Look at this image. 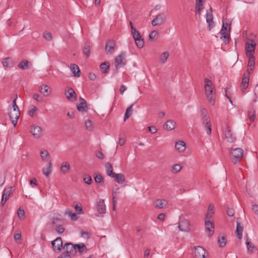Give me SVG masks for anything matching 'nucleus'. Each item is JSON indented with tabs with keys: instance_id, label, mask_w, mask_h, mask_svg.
I'll list each match as a JSON object with an SVG mask.
<instances>
[{
	"instance_id": "36",
	"label": "nucleus",
	"mask_w": 258,
	"mask_h": 258,
	"mask_svg": "<svg viewBox=\"0 0 258 258\" xmlns=\"http://www.w3.org/2000/svg\"><path fill=\"white\" fill-rule=\"evenodd\" d=\"M110 67L109 63L108 62H104L100 66V70L102 73L106 74L108 72Z\"/></svg>"
},
{
	"instance_id": "23",
	"label": "nucleus",
	"mask_w": 258,
	"mask_h": 258,
	"mask_svg": "<svg viewBox=\"0 0 258 258\" xmlns=\"http://www.w3.org/2000/svg\"><path fill=\"white\" fill-rule=\"evenodd\" d=\"M96 208L97 212L99 214H101L105 213L106 206L103 200L100 199L99 201L97 202Z\"/></svg>"
},
{
	"instance_id": "39",
	"label": "nucleus",
	"mask_w": 258,
	"mask_h": 258,
	"mask_svg": "<svg viewBox=\"0 0 258 258\" xmlns=\"http://www.w3.org/2000/svg\"><path fill=\"white\" fill-rule=\"evenodd\" d=\"M75 246L76 249L77 250V249L79 252L80 253V254L86 252L87 251V249L86 248V245L83 243L75 244Z\"/></svg>"
},
{
	"instance_id": "24",
	"label": "nucleus",
	"mask_w": 258,
	"mask_h": 258,
	"mask_svg": "<svg viewBox=\"0 0 258 258\" xmlns=\"http://www.w3.org/2000/svg\"><path fill=\"white\" fill-rule=\"evenodd\" d=\"M154 204L156 208L162 209L167 206L168 202L165 199H157L155 201Z\"/></svg>"
},
{
	"instance_id": "19",
	"label": "nucleus",
	"mask_w": 258,
	"mask_h": 258,
	"mask_svg": "<svg viewBox=\"0 0 258 258\" xmlns=\"http://www.w3.org/2000/svg\"><path fill=\"white\" fill-rule=\"evenodd\" d=\"M249 72H248L247 71L246 73L244 74L243 78L242 79V82L240 84V88L243 92H244V90H245L248 86L249 80Z\"/></svg>"
},
{
	"instance_id": "52",
	"label": "nucleus",
	"mask_w": 258,
	"mask_h": 258,
	"mask_svg": "<svg viewBox=\"0 0 258 258\" xmlns=\"http://www.w3.org/2000/svg\"><path fill=\"white\" fill-rule=\"evenodd\" d=\"M56 231L59 233L61 234L64 231V228L62 225H57L55 227Z\"/></svg>"
},
{
	"instance_id": "11",
	"label": "nucleus",
	"mask_w": 258,
	"mask_h": 258,
	"mask_svg": "<svg viewBox=\"0 0 258 258\" xmlns=\"http://www.w3.org/2000/svg\"><path fill=\"white\" fill-rule=\"evenodd\" d=\"M30 133L36 139L40 138L42 136V130L38 125H32L30 130Z\"/></svg>"
},
{
	"instance_id": "9",
	"label": "nucleus",
	"mask_w": 258,
	"mask_h": 258,
	"mask_svg": "<svg viewBox=\"0 0 258 258\" xmlns=\"http://www.w3.org/2000/svg\"><path fill=\"white\" fill-rule=\"evenodd\" d=\"M166 20V16L165 14L164 13H160L152 20L151 24L154 26L160 25L165 22Z\"/></svg>"
},
{
	"instance_id": "41",
	"label": "nucleus",
	"mask_w": 258,
	"mask_h": 258,
	"mask_svg": "<svg viewBox=\"0 0 258 258\" xmlns=\"http://www.w3.org/2000/svg\"><path fill=\"white\" fill-rule=\"evenodd\" d=\"M248 117L251 122L254 120L255 117V110L252 107L248 112Z\"/></svg>"
},
{
	"instance_id": "10",
	"label": "nucleus",
	"mask_w": 258,
	"mask_h": 258,
	"mask_svg": "<svg viewBox=\"0 0 258 258\" xmlns=\"http://www.w3.org/2000/svg\"><path fill=\"white\" fill-rule=\"evenodd\" d=\"M64 94L69 101H76L77 100V95L73 88H66L64 90Z\"/></svg>"
},
{
	"instance_id": "21",
	"label": "nucleus",
	"mask_w": 258,
	"mask_h": 258,
	"mask_svg": "<svg viewBox=\"0 0 258 258\" xmlns=\"http://www.w3.org/2000/svg\"><path fill=\"white\" fill-rule=\"evenodd\" d=\"M225 135L228 142L233 143L235 141L236 137L229 126L225 128Z\"/></svg>"
},
{
	"instance_id": "43",
	"label": "nucleus",
	"mask_w": 258,
	"mask_h": 258,
	"mask_svg": "<svg viewBox=\"0 0 258 258\" xmlns=\"http://www.w3.org/2000/svg\"><path fill=\"white\" fill-rule=\"evenodd\" d=\"M40 156L43 160L50 161L49 154L46 150L41 151Z\"/></svg>"
},
{
	"instance_id": "29",
	"label": "nucleus",
	"mask_w": 258,
	"mask_h": 258,
	"mask_svg": "<svg viewBox=\"0 0 258 258\" xmlns=\"http://www.w3.org/2000/svg\"><path fill=\"white\" fill-rule=\"evenodd\" d=\"M118 183H122L125 181L124 176L121 173H113V174L111 176Z\"/></svg>"
},
{
	"instance_id": "58",
	"label": "nucleus",
	"mask_w": 258,
	"mask_h": 258,
	"mask_svg": "<svg viewBox=\"0 0 258 258\" xmlns=\"http://www.w3.org/2000/svg\"><path fill=\"white\" fill-rule=\"evenodd\" d=\"M227 214L230 217L233 216L234 214V209L232 208H228L227 209Z\"/></svg>"
},
{
	"instance_id": "30",
	"label": "nucleus",
	"mask_w": 258,
	"mask_h": 258,
	"mask_svg": "<svg viewBox=\"0 0 258 258\" xmlns=\"http://www.w3.org/2000/svg\"><path fill=\"white\" fill-rule=\"evenodd\" d=\"M176 122L172 120H167L164 124V128L168 131H171L175 128Z\"/></svg>"
},
{
	"instance_id": "49",
	"label": "nucleus",
	"mask_w": 258,
	"mask_h": 258,
	"mask_svg": "<svg viewBox=\"0 0 258 258\" xmlns=\"http://www.w3.org/2000/svg\"><path fill=\"white\" fill-rule=\"evenodd\" d=\"M249 57L248 62V67H254L255 64V59L253 55L252 56H247Z\"/></svg>"
},
{
	"instance_id": "20",
	"label": "nucleus",
	"mask_w": 258,
	"mask_h": 258,
	"mask_svg": "<svg viewBox=\"0 0 258 258\" xmlns=\"http://www.w3.org/2000/svg\"><path fill=\"white\" fill-rule=\"evenodd\" d=\"M213 16L212 14V8H210L209 11H207L206 14V21L208 23V29L210 31L214 26L213 22Z\"/></svg>"
},
{
	"instance_id": "32",
	"label": "nucleus",
	"mask_w": 258,
	"mask_h": 258,
	"mask_svg": "<svg viewBox=\"0 0 258 258\" xmlns=\"http://www.w3.org/2000/svg\"><path fill=\"white\" fill-rule=\"evenodd\" d=\"M52 172V164L51 163V161H49V163L47 164V167H44L42 169V173L44 174L46 177H48Z\"/></svg>"
},
{
	"instance_id": "16",
	"label": "nucleus",
	"mask_w": 258,
	"mask_h": 258,
	"mask_svg": "<svg viewBox=\"0 0 258 258\" xmlns=\"http://www.w3.org/2000/svg\"><path fill=\"white\" fill-rule=\"evenodd\" d=\"M206 232L208 236H211L214 231V225L213 222L207 220H205Z\"/></svg>"
},
{
	"instance_id": "60",
	"label": "nucleus",
	"mask_w": 258,
	"mask_h": 258,
	"mask_svg": "<svg viewBox=\"0 0 258 258\" xmlns=\"http://www.w3.org/2000/svg\"><path fill=\"white\" fill-rule=\"evenodd\" d=\"M81 234L82 237L84 238L88 239L90 237V234L88 232L81 231Z\"/></svg>"
},
{
	"instance_id": "14",
	"label": "nucleus",
	"mask_w": 258,
	"mask_h": 258,
	"mask_svg": "<svg viewBox=\"0 0 258 258\" xmlns=\"http://www.w3.org/2000/svg\"><path fill=\"white\" fill-rule=\"evenodd\" d=\"M63 248L66 249V254L70 255H75L77 250L76 249L75 244H73L72 243H66L63 246Z\"/></svg>"
},
{
	"instance_id": "5",
	"label": "nucleus",
	"mask_w": 258,
	"mask_h": 258,
	"mask_svg": "<svg viewBox=\"0 0 258 258\" xmlns=\"http://www.w3.org/2000/svg\"><path fill=\"white\" fill-rule=\"evenodd\" d=\"M256 43L253 39H249L245 43V49L247 56H252L254 53Z\"/></svg>"
},
{
	"instance_id": "31",
	"label": "nucleus",
	"mask_w": 258,
	"mask_h": 258,
	"mask_svg": "<svg viewBox=\"0 0 258 258\" xmlns=\"http://www.w3.org/2000/svg\"><path fill=\"white\" fill-rule=\"evenodd\" d=\"M204 2V0H196V12L199 14V15H201V11L204 9L203 3Z\"/></svg>"
},
{
	"instance_id": "35",
	"label": "nucleus",
	"mask_w": 258,
	"mask_h": 258,
	"mask_svg": "<svg viewBox=\"0 0 258 258\" xmlns=\"http://www.w3.org/2000/svg\"><path fill=\"white\" fill-rule=\"evenodd\" d=\"M227 242V239L225 236H219L218 239V245L220 247H224L225 246Z\"/></svg>"
},
{
	"instance_id": "15",
	"label": "nucleus",
	"mask_w": 258,
	"mask_h": 258,
	"mask_svg": "<svg viewBox=\"0 0 258 258\" xmlns=\"http://www.w3.org/2000/svg\"><path fill=\"white\" fill-rule=\"evenodd\" d=\"M51 245L54 251H60L62 247V241L61 237H57L55 240L51 241Z\"/></svg>"
},
{
	"instance_id": "40",
	"label": "nucleus",
	"mask_w": 258,
	"mask_h": 258,
	"mask_svg": "<svg viewBox=\"0 0 258 258\" xmlns=\"http://www.w3.org/2000/svg\"><path fill=\"white\" fill-rule=\"evenodd\" d=\"M37 110L38 109L35 106H34V105H31L29 107L28 114L29 116L33 117L34 116V115L36 114Z\"/></svg>"
},
{
	"instance_id": "33",
	"label": "nucleus",
	"mask_w": 258,
	"mask_h": 258,
	"mask_svg": "<svg viewBox=\"0 0 258 258\" xmlns=\"http://www.w3.org/2000/svg\"><path fill=\"white\" fill-rule=\"evenodd\" d=\"M175 149L179 152H183L185 150V144L183 141H179L175 144Z\"/></svg>"
},
{
	"instance_id": "54",
	"label": "nucleus",
	"mask_w": 258,
	"mask_h": 258,
	"mask_svg": "<svg viewBox=\"0 0 258 258\" xmlns=\"http://www.w3.org/2000/svg\"><path fill=\"white\" fill-rule=\"evenodd\" d=\"M85 125L86 128L89 131H91L93 129V126L92 124V122L90 120L87 119L85 121Z\"/></svg>"
},
{
	"instance_id": "48",
	"label": "nucleus",
	"mask_w": 258,
	"mask_h": 258,
	"mask_svg": "<svg viewBox=\"0 0 258 258\" xmlns=\"http://www.w3.org/2000/svg\"><path fill=\"white\" fill-rule=\"evenodd\" d=\"M181 169V167L179 164H175L171 168V172L172 173H176Z\"/></svg>"
},
{
	"instance_id": "55",
	"label": "nucleus",
	"mask_w": 258,
	"mask_h": 258,
	"mask_svg": "<svg viewBox=\"0 0 258 258\" xmlns=\"http://www.w3.org/2000/svg\"><path fill=\"white\" fill-rule=\"evenodd\" d=\"M83 180L84 182L88 184H90L92 182V178L89 175H85L83 178Z\"/></svg>"
},
{
	"instance_id": "38",
	"label": "nucleus",
	"mask_w": 258,
	"mask_h": 258,
	"mask_svg": "<svg viewBox=\"0 0 258 258\" xmlns=\"http://www.w3.org/2000/svg\"><path fill=\"white\" fill-rule=\"evenodd\" d=\"M83 53L87 56L89 57L90 54V45L88 42H85L83 48Z\"/></svg>"
},
{
	"instance_id": "57",
	"label": "nucleus",
	"mask_w": 258,
	"mask_h": 258,
	"mask_svg": "<svg viewBox=\"0 0 258 258\" xmlns=\"http://www.w3.org/2000/svg\"><path fill=\"white\" fill-rule=\"evenodd\" d=\"M17 214H18V217L20 218H21L22 217L24 216V215H25L24 210L23 209H21V208H19L18 210Z\"/></svg>"
},
{
	"instance_id": "44",
	"label": "nucleus",
	"mask_w": 258,
	"mask_h": 258,
	"mask_svg": "<svg viewBox=\"0 0 258 258\" xmlns=\"http://www.w3.org/2000/svg\"><path fill=\"white\" fill-rule=\"evenodd\" d=\"M29 61L26 59L22 60L18 64V67L22 70H25L28 68Z\"/></svg>"
},
{
	"instance_id": "45",
	"label": "nucleus",
	"mask_w": 258,
	"mask_h": 258,
	"mask_svg": "<svg viewBox=\"0 0 258 258\" xmlns=\"http://www.w3.org/2000/svg\"><path fill=\"white\" fill-rule=\"evenodd\" d=\"M169 56V52L168 51H165L161 54L160 56L159 60L160 62L162 63H164L166 62L167 59Z\"/></svg>"
},
{
	"instance_id": "18",
	"label": "nucleus",
	"mask_w": 258,
	"mask_h": 258,
	"mask_svg": "<svg viewBox=\"0 0 258 258\" xmlns=\"http://www.w3.org/2000/svg\"><path fill=\"white\" fill-rule=\"evenodd\" d=\"M79 104L77 105V108L78 110L82 112H86L87 111L88 108L87 105L86 100L81 97L79 98Z\"/></svg>"
},
{
	"instance_id": "27",
	"label": "nucleus",
	"mask_w": 258,
	"mask_h": 258,
	"mask_svg": "<svg viewBox=\"0 0 258 258\" xmlns=\"http://www.w3.org/2000/svg\"><path fill=\"white\" fill-rule=\"evenodd\" d=\"M70 69L73 76L79 77L81 76V72L79 67L77 64L75 63L71 64Z\"/></svg>"
},
{
	"instance_id": "17",
	"label": "nucleus",
	"mask_w": 258,
	"mask_h": 258,
	"mask_svg": "<svg viewBox=\"0 0 258 258\" xmlns=\"http://www.w3.org/2000/svg\"><path fill=\"white\" fill-rule=\"evenodd\" d=\"M189 222L186 219L180 220L178 225L179 229L183 232H187L189 230Z\"/></svg>"
},
{
	"instance_id": "51",
	"label": "nucleus",
	"mask_w": 258,
	"mask_h": 258,
	"mask_svg": "<svg viewBox=\"0 0 258 258\" xmlns=\"http://www.w3.org/2000/svg\"><path fill=\"white\" fill-rule=\"evenodd\" d=\"M158 35V32L156 30L152 31L149 35V38L150 40H153Z\"/></svg>"
},
{
	"instance_id": "6",
	"label": "nucleus",
	"mask_w": 258,
	"mask_h": 258,
	"mask_svg": "<svg viewBox=\"0 0 258 258\" xmlns=\"http://www.w3.org/2000/svg\"><path fill=\"white\" fill-rule=\"evenodd\" d=\"M230 30L228 28L225 27L224 25H223L220 31V38L225 44H228L229 42L230 38Z\"/></svg>"
},
{
	"instance_id": "61",
	"label": "nucleus",
	"mask_w": 258,
	"mask_h": 258,
	"mask_svg": "<svg viewBox=\"0 0 258 258\" xmlns=\"http://www.w3.org/2000/svg\"><path fill=\"white\" fill-rule=\"evenodd\" d=\"M252 210L254 213L258 217V205H253Z\"/></svg>"
},
{
	"instance_id": "59",
	"label": "nucleus",
	"mask_w": 258,
	"mask_h": 258,
	"mask_svg": "<svg viewBox=\"0 0 258 258\" xmlns=\"http://www.w3.org/2000/svg\"><path fill=\"white\" fill-rule=\"evenodd\" d=\"M74 208H75V209L76 210V211L78 213V214H80L82 213V206L80 205H76L75 206H74Z\"/></svg>"
},
{
	"instance_id": "37",
	"label": "nucleus",
	"mask_w": 258,
	"mask_h": 258,
	"mask_svg": "<svg viewBox=\"0 0 258 258\" xmlns=\"http://www.w3.org/2000/svg\"><path fill=\"white\" fill-rule=\"evenodd\" d=\"M105 168L106 174L108 176L111 177L113 174V173H114L113 171V167L111 164L109 162L106 163L105 165Z\"/></svg>"
},
{
	"instance_id": "50",
	"label": "nucleus",
	"mask_w": 258,
	"mask_h": 258,
	"mask_svg": "<svg viewBox=\"0 0 258 258\" xmlns=\"http://www.w3.org/2000/svg\"><path fill=\"white\" fill-rule=\"evenodd\" d=\"M246 244L247 245V248L248 250H250L251 252H253L254 250L256 249V247L254 246L253 243L250 242H246Z\"/></svg>"
},
{
	"instance_id": "34",
	"label": "nucleus",
	"mask_w": 258,
	"mask_h": 258,
	"mask_svg": "<svg viewBox=\"0 0 258 258\" xmlns=\"http://www.w3.org/2000/svg\"><path fill=\"white\" fill-rule=\"evenodd\" d=\"M243 230V226H241L240 224L238 221H237V226L235 233L237 238L239 239H240L242 238Z\"/></svg>"
},
{
	"instance_id": "62",
	"label": "nucleus",
	"mask_w": 258,
	"mask_h": 258,
	"mask_svg": "<svg viewBox=\"0 0 258 258\" xmlns=\"http://www.w3.org/2000/svg\"><path fill=\"white\" fill-rule=\"evenodd\" d=\"M223 25H224L225 27L228 28L229 30L231 29V23L228 20H224L223 21Z\"/></svg>"
},
{
	"instance_id": "56",
	"label": "nucleus",
	"mask_w": 258,
	"mask_h": 258,
	"mask_svg": "<svg viewBox=\"0 0 258 258\" xmlns=\"http://www.w3.org/2000/svg\"><path fill=\"white\" fill-rule=\"evenodd\" d=\"M17 97H18L17 95L16 94L15 97L14 99L13 100V101L12 103V109H19L18 105L16 104V100H17Z\"/></svg>"
},
{
	"instance_id": "13",
	"label": "nucleus",
	"mask_w": 258,
	"mask_h": 258,
	"mask_svg": "<svg viewBox=\"0 0 258 258\" xmlns=\"http://www.w3.org/2000/svg\"><path fill=\"white\" fill-rule=\"evenodd\" d=\"M12 188L13 187H9L7 188H5L3 192V195H2V199L1 201V205L2 206H3L6 202L8 200L9 198L11 197V196L12 194Z\"/></svg>"
},
{
	"instance_id": "12",
	"label": "nucleus",
	"mask_w": 258,
	"mask_h": 258,
	"mask_svg": "<svg viewBox=\"0 0 258 258\" xmlns=\"http://www.w3.org/2000/svg\"><path fill=\"white\" fill-rule=\"evenodd\" d=\"M205 249L201 246H198L195 247L193 251V256L194 258H206Z\"/></svg>"
},
{
	"instance_id": "64",
	"label": "nucleus",
	"mask_w": 258,
	"mask_h": 258,
	"mask_svg": "<svg viewBox=\"0 0 258 258\" xmlns=\"http://www.w3.org/2000/svg\"><path fill=\"white\" fill-rule=\"evenodd\" d=\"M148 131L151 133L152 134H154L157 132V129L155 126H151L148 127Z\"/></svg>"
},
{
	"instance_id": "46",
	"label": "nucleus",
	"mask_w": 258,
	"mask_h": 258,
	"mask_svg": "<svg viewBox=\"0 0 258 258\" xmlns=\"http://www.w3.org/2000/svg\"><path fill=\"white\" fill-rule=\"evenodd\" d=\"M133 104H132L126 109L124 117V121L126 120L127 118H128L131 115L132 112L133 111Z\"/></svg>"
},
{
	"instance_id": "63",
	"label": "nucleus",
	"mask_w": 258,
	"mask_h": 258,
	"mask_svg": "<svg viewBox=\"0 0 258 258\" xmlns=\"http://www.w3.org/2000/svg\"><path fill=\"white\" fill-rule=\"evenodd\" d=\"M33 98L38 102H41V98H40V96L38 94H34L33 95Z\"/></svg>"
},
{
	"instance_id": "42",
	"label": "nucleus",
	"mask_w": 258,
	"mask_h": 258,
	"mask_svg": "<svg viewBox=\"0 0 258 258\" xmlns=\"http://www.w3.org/2000/svg\"><path fill=\"white\" fill-rule=\"evenodd\" d=\"M2 63L4 67H12L13 66V61L10 57L4 59Z\"/></svg>"
},
{
	"instance_id": "28",
	"label": "nucleus",
	"mask_w": 258,
	"mask_h": 258,
	"mask_svg": "<svg viewBox=\"0 0 258 258\" xmlns=\"http://www.w3.org/2000/svg\"><path fill=\"white\" fill-rule=\"evenodd\" d=\"M214 213V206L212 204H210L208 207L207 213L206 215L205 220L211 221V219L212 218Z\"/></svg>"
},
{
	"instance_id": "7",
	"label": "nucleus",
	"mask_w": 258,
	"mask_h": 258,
	"mask_svg": "<svg viewBox=\"0 0 258 258\" xmlns=\"http://www.w3.org/2000/svg\"><path fill=\"white\" fill-rule=\"evenodd\" d=\"M20 115L19 109H14L12 108H10L9 111V115L12 121V123L14 126H16Z\"/></svg>"
},
{
	"instance_id": "22",
	"label": "nucleus",
	"mask_w": 258,
	"mask_h": 258,
	"mask_svg": "<svg viewBox=\"0 0 258 258\" xmlns=\"http://www.w3.org/2000/svg\"><path fill=\"white\" fill-rule=\"evenodd\" d=\"M115 43L113 40H108L105 46V51L107 54H111L114 50Z\"/></svg>"
},
{
	"instance_id": "3",
	"label": "nucleus",
	"mask_w": 258,
	"mask_h": 258,
	"mask_svg": "<svg viewBox=\"0 0 258 258\" xmlns=\"http://www.w3.org/2000/svg\"><path fill=\"white\" fill-rule=\"evenodd\" d=\"M243 155V150L240 148L231 149L230 151L229 157L231 162L235 164L240 161Z\"/></svg>"
},
{
	"instance_id": "53",
	"label": "nucleus",
	"mask_w": 258,
	"mask_h": 258,
	"mask_svg": "<svg viewBox=\"0 0 258 258\" xmlns=\"http://www.w3.org/2000/svg\"><path fill=\"white\" fill-rule=\"evenodd\" d=\"M43 37L48 41H50L52 39V35L51 33L49 32H44Z\"/></svg>"
},
{
	"instance_id": "26",
	"label": "nucleus",
	"mask_w": 258,
	"mask_h": 258,
	"mask_svg": "<svg viewBox=\"0 0 258 258\" xmlns=\"http://www.w3.org/2000/svg\"><path fill=\"white\" fill-rule=\"evenodd\" d=\"M71 170V166L69 162H63L60 167V172L62 174H66L69 172Z\"/></svg>"
},
{
	"instance_id": "47",
	"label": "nucleus",
	"mask_w": 258,
	"mask_h": 258,
	"mask_svg": "<svg viewBox=\"0 0 258 258\" xmlns=\"http://www.w3.org/2000/svg\"><path fill=\"white\" fill-rule=\"evenodd\" d=\"M94 180L97 183L103 182V177L100 173H96L94 174Z\"/></svg>"
},
{
	"instance_id": "2",
	"label": "nucleus",
	"mask_w": 258,
	"mask_h": 258,
	"mask_svg": "<svg viewBox=\"0 0 258 258\" xmlns=\"http://www.w3.org/2000/svg\"><path fill=\"white\" fill-rule=\"evenodd\" d=\"M200 117L203 125L205 127L207 134H211V123L207 110L203 106L200 108Z\"/></svg>"
},
{
	"instance_id": "8",
	"label": "nucleus",
	"mask_w": 258,
	"mask_h": 258,
	"mask_svg": "<svg viewBox=\"0 0 258 258\" xmlns=\"http://www.w3.org/2000/svg\"><path fill=\"white\" fill-rule=\"evenodd\" d=\"M125 53L122 52L120 54L116 56L115 59L114 64L116 69L123 67L126 63Z\"/></svg>"
},
{
	"instance_id": "1",
	"label": "nucleus",
	"mask_w": 258,
	"mask_h": 258,
	"mask_svg": "<svg viewBox=\"0 0 258 258\" xmlns=\"http://www.w3.org/2000/svg\"><path fill=\"white\" fill-rule=\"evenodd\" d=\"M205 91L206 96L208 99L209 102L212 105H214L215 101V94L214 93V86L212 82L207 78H205Z\"/></svg>"
},
{
	"instance_id": "4",
	"label": "nucleus",
	"mask_w": 258,
	"mask_h": 258,
	"mask_svg": "<svg viewBox=\"0 0 258 258\" xmlns=\"http://www.w3.org/2000/svg\"><path fill=\"white\" fill-rule=\"evenodd\" d=\"M133 37L135 41L136 45L139 48L144 47L145 42L144 39L141 37L140 32L137 29L131 32Z\"/></svg>"
},
{
	"instance_id": "25",
	"label": "nucleus",
	"mask_w": 258,
	"mask_h": 258,
	"mask_svg": "<svg viewBox=\"0 0 258 258\" xmlns=\"http://www.w3.org/2000/svg\"><path fill=\"white\" fill-rule=\"evenodd\" d=\"M39 91L46 97L49 96L51 94V89L45 84L41 85L39 88Z\"/></svg>"
}]
</instances>
